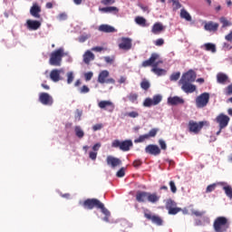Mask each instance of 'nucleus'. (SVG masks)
<instances>
[{"instance_id": "obj_44", "label": "nucleus", "mask_w": 232, "mask_h": 232, "mask_svg": "<svg viewBox=\"0 0 232 232\" xmlns=\"http://www.w3.org/2000/svg\"><path fill=\"white\" fill-rule=\"evenodd\" d=\"M124 175H126V169L122 167L121 169L117 171L116 177H118V179H122Z\"/></svg>"}, {"instance_id": "obj_18", "label": "nucleus", "mask_w": 232, "mask_h": 232, "mask_svg": "<svg viewBox=\"0 0 232 232\" xmlns=\"http://www.w3.org/2000/svg\"><path fill=\"white\" fill-rule=\"evenodd\" d=\"M119 48L120 50H125V51L131 50V39L122 37L121 43L119 44Z\"/></svg>"}, {"instance_id": "obj_51", "label": "nucleus", "mask_w": 232, "mask_h": 232, "mask_svg": "<svg viewBox=\"0 0 232 232\" xmlns=\"http://www.w3.org/2000/svg\"><path fill=\"white\" fill-rule=\"evenodd\" d=\"M126 116L130 117V119H137V117H139V112L137 111L127 112Z\"/></svg>"}, {"instance_id": "obj_27", "label": "nucleus", "mask_w": 232, "mask_h": 232, "mask_svg": "<svg viewBox=\"0 0 232 232\" xmlns=\"http://www.w3.org/2000/svg\"><path fill=\"white\" fill-rule=\"evenodd\" d=\"M147 200L151 204H157L160 200V196L157 195V193L147 192Z\"/></svg>"}, {"instance_id": "obj_7", "label": "nucleus", "mask_w": 232, "mask_h": 232, "mask_svg": "<svg viewBox=\"0 0 232 232\" xmlns=\"http://www.w3.org/2000/svg\"><path fill=\"white\" fill-rule=\"evenodd\" d=\"M109 77L110 72H108V70H103L99 73L97 81L100 84H115V79Z\"/></svg>"}, {"instance_id": "obj_29", "label": "nucleus", "mask_w": 232, "mask_h": 232, "mask_svg": "<svg viewBox=\"0 0 232 232\" xmlns=\"http://www.w3.org/2000/svg\"><path fill=\"white\" fill-rule=\"evenodd\" d=\"M204 28L207 32H217L218 30V24L210 21L205 24Z\"/></svg>"}, {"instance_id": "obj_42", "label": "nucleus", "mask_w": 232, "mask_h": 232, "mask_svg": "<svg viewBox=\"0 0 232 232\" xmlns=\"http://www.w3.org/2000/svg\"><path fill=\"white\" fill-rule=\"evenodd\" d=\"M128 99L130 102H135L139 99V94L130 92L128 95Z\"/></svg>"}, {"instance_id": "obj_8", "label": "nucleus", "mask_w": 232, "mask_h": 232, "mask_svg": "<svg viewBox=\"0 0 232 232\" xmlns=\"http://www.w3.org/2000/svg\"><path fill=\"white\" fill-rule=\"evenodd\" d=\"M209 103V92H203L196 98L197 108H206Z\"/></svg>"}, {"instance_id": "obj_52", "label": "nucleus", "mask_w": 232, "mask_h": 232, "mask_svg": "<svg viewBox=\"0 0 232 232\" xmlns=\"http://www.w3.org/2000/svg\"><path fill=\"white\" fill-rule=\"evenodd\" d=\"M225 95H232V83L225 89Z\"/></svg>"}, {"instance_id": "obj_49", "label": "nucleus", "mask_w": 232, "mask_h": 232, "mask_svg": "<svg viewBox=\"0 0 232 232\" xmlns=\"http://www.w3.org/2000/svg\"><path fill=\"white\" fill-rule=\"evenodd\" d=\"M159 132V129H151L149 133L147 134L148 135V138H151V137H157V133Z\"/></svg>"}, {"instance_id": "obj_36", "label": "nucleus", "mask_w": 232, "mask_h": 232, "mask_svg": "<svg viewBox=\"0 0 232 232\" xmlns=\"http://www.w3.org/2000/svg\"><path fill=\"white\" fill-rule=\"evenodd\" d=\"M100 10L101 12H104L105 14L111 13V12H119V8L115 6L102 7Z\"/></svg>"}, {"instance_id": "obj_34", "label": "nucleus", "mask_w": 232, "mask_h": 232, "mask_svg": "<svg viewBox=\"0 0 232 232\" xmlns=\"http://www.w3.org/2000/svg\"><path fill=\"white\" fill-rule=\"evenodd\" d=\"M219 23L222 24V28H227V26H231V22L228 21L226 16H222L219 18Z\"/></svg>"}, {"instance_id": "obj_4", "label": "nucleus", "mask_w": 232, "mask_h": 232, "mask_svg": "<svg viewBox=\"0 0 232 232\" xmlns=\"http://www.w3.org/2000/svg\"><path fill=\"white\" fill-rule=\"evenodd\" d=\"M64 57V49L59 48L51 53L49 63L51 66H61L63 58Z\"/></svg>"}, {"instance_id": "obj_43", "label": "nucleus", "mask_w": 232, "mask_h": 232, "mask_svg": "<svg viewBox=\"0 0 232 232\" xmlns=\"http://www.w3.org/2000/svg\"><path fill=\"white\" fill-rule=\"evenodd\" d=\"M150 82H148L147 80H143L141 82H140V88H142V90H145V91H148L150 90Z\"/></svg>"}, {"instance_id": "obj_50", "label": "nucleus", "mask_w": 232, "mask_h": 232, "mask_svg": "<svg viewBox=\"0 0 232 232\" xmlns=\"http://www.w3.org/2000/svg\"><path fill=\"white\" fill-rule=\"evenodd\" d=\"M217 188V184H211L207 187L206 193H211L212 191H215V188Z\"/></svg>"}, {"instance_id": "obj_46", "label": "nucleus", "mask_w": 232, "mask_h": 232, "mask_svg": "<svg viewBox=\"0 0 232 232\" xmlns=\"http://www.w3.org/2000/svg\"><path fill=\"white\" fill-rule=\"evenodd\" d=\"M103 59L107 64H113L115 62V56H105Z\"/></svg>"}, {"instance_id": "obj_41", "label": "nucleus", "mask_w": 232, "mask_h": 232, "mask_svg": "<svg viewBox=\"0 0 232 232\" xmlns=\"http://www.w3.org/2000/svg\"><path fill=\"white\" fill-rule=\"evenodd\" d=\"M143 106L145 108H151V106H153V100L151 98L145 99L143 102Z\"/></svg>"}, {"instance_id": "obj_16", "label": "nucleus", "mask_w": 232, "mask_h": 232, "mask_svg": "<svg viewBox=\"0 0 232 232\" xmlns=\"http://www.w3.org/2000/svg\"><path fill=\"white\" fill-rule=\"evenodd\" d=\"M30 14L34 19H41V5L37 3L33 4V6L30 8Z\"/></svg>"}, {"instance_id": "obj_47", "label": "nucleus", "mask_w": 232, "mask_h": 232, "mask_svg": "<svg viewBox=\"0 0 232 232\" xmlns=\"http://www.w3.org/2000/svg\"><path fill=\"white\" fill-rule=\"evenodd\" d=\"M179 79H180V72H174L169 77L170 81H179Z\"/></svg>"}, {"instance_id": "obj_30", "label": "nucleus", "mask_w": 232, "mask_h": 232, "mask_svg": "<svg viewBox=\"0 0 232 232\" xmlns=\"http://www.w3.org/2000/svg\"><path fill=\"white\" fill-rule=\"evenodd\" d=\"M151 32L155 35H159L160 32H164V25H162L160 23H155L152 26Z\"/></svg>"}, {"instance_id": "obj_11", "label": "nucleus", "mask_w": 232, "mask_h": 232, "mask_svg": "<svg viewBox=\"0 0 232 232\" xmlns=\"http://www.w3.org/2000/svg\"><path fill=\"white\" fill-rule=\"evenodd\" d=\"M39 102L44 106H52L53 104V98L48 92H41L39 94Z\"/></svg>"}, {"instance_id": "obj_62", "label": "nucleus", "mask_w": 232, "mask_h": 232, "mask_svg": "<svg viewBox=\"0 0 232 232\" xmlns=\"http://www.w3.org/2000/svg\"><path fill=\"white\" fill-rule=\"evenodd\" d=\"M102 5H105V6H107L108 5H113V3H115V0H102Z\"/></svg>"}, {"instance_id": "obj_61", "label": "nucleus", "mask_w": 232, "mask_h": 232, "mask_svg": "<svg viewBox=\"0 0 232 232\" xmlns=\"http://www.w3.org/2000/svg\"><path fill=\"white\" fill-rule=\"evenodd\" d=\"M81 117H82V111L76 110V115H75L76 121H81Z\"/></svg>"}, {"instance_id": "obj_38", "label": "nucleus", "mask_w": 232, "mask_h": 232, "mask_svg": "<svg viewBox=\"0 0 232 232\" xmlns=\"http://www.w3.org/2000/svg\"><path fill=\"white\" fill-rule=\"evenodd\" d=\"M150 138H148L147 134L140 135L139 138L134 140L135 144H139L140 142H144V140H148Z\"/></svg>"}, {"instance_id": "obj_15", "label": "nucleus", "mask_w": 232, "mask_h": 232, "mask_svg": "<svg viewBox=\"0 0 232 232\" xmlns=\"http://www.w3.org/2000/svg\"><path fill=\"white\" fill-rule=\"evenodd\" d=\"M157 59H159V54L157 53H153L148 60L142 62L141 66L143 68H148V66L153 67V64L157 63H155Z\"/></svg>"}, {"instance_id": "obj_24", "label": "nucleus", "mask_w": 232, "mask_h": 232, "mask_svg": "<svg viewBox=\"0 0 232 232\" xmlns=\"http://www.w3.org/2000/svg\"><path fill=\"white\" fill-rule=\"evenodd\" d=\"M136 200L137 202L142 203L148 200V192L147 191H137L136 193Z\"/></svg>"}, {"instance_id": "obj_64", "label": "nucleus", "mask_w": 232, "mask_h": 232, "mask_svg": "<svg viewBox=\"0 0 232 232\" xmlns=\"http://www.w3.org/2000/svg\"><path fill=\"white\" fill-rule=\"evenodd\" d=\"M100 148H101V143H96L93 145L92 150H94V152L97 153V151Z\"/></svg>"}, {"instance_id": "obj_28", "label": "nucleus", "mask_w": 232, "mask_h": 232, "mask_svg": "<svg viewBox=\"0 0 232 232\" xmlns=\"http://www.w3.org/2000/svg\"><path fill=\"white\" fill-rule=\"evenodd\" d=\"M152 73L160 77L161 75H166V70L159 68V63H156L152 65L151 69Z\"/></svg>"}, {"instance_id": "obj_14", "label": "nucleus", "mask_w": 232, "mask_h": 232, "mask_svg": "<svg viewBox=\"0 0 232 232\" xmlns=\"http://www.w3.org/2000/svg\"><path fill=\"white\" fill-rule=\"evenodd\" d=\"M106 162L108 166L112 168V169H115V168L121 166L122 164V160H121V159L113 156H107Z\"/></svg>"}, {"instance_id": "obj_54", "label": "nucleus", "mask_w": 232, "mask_h": 232, "mask_svg": "<svg viewBox=\"0 0 232 232\" xmlns=\"http://www.w3.org/2000/svg\"><path fill=\"white\" fill-rule=\"evenodd\" d=\"M58 19L59 21H66V19H68V14H66V13H61L58 15Z\"/></svg>"}, {"instance_id": "obj_20", "label": "nucleus", "mask_w": 232, "mask_h": 232, "mask_svg": "<svg viewBox=\"0 0 232 232\" xmlns=\"http://www.w3.org/2000/svg\"><path fill=\"white\" fill-rule=\"evenodd\" d=\"M168 104H169V106H179V104H184V99L179 96L169 97Z\"/></svg>"}, {"instance_id": "obj_60", "label": "nucleus", "mask_w": 232, "mask_h": 232, "mask_svg": "<svg viewBox=\"0 0 232 232\" xmlns=\"http://www.w3.org/2000/svg\"><path fill=\"white\" fill-rule=\"evenodd\" d=\"M93 131H99V130H102V123H98L92 126Z\"/></svg>"}, {"instance_id": "obj_10", "label": "nucleus", "mask_w": 232, "mask_h": 232, "mask_svg": "<svg viewBox=\"0 0 232 232\" xmlns=\"http://www.w3.org/2000/svg\"><path fill=\"white\" fill-rule=\"evenodd\" d=\"M229 116L220 113L216 118V122L219 125L220 130H224L229 124Z\"/></svg>"}, {"instance_id": "obj_23", "label": "nucleus", "mask_w": 232, "mask_h": 232, "mask_svg": "<svg viewBox=\"0 0 232 232\" xmlns=\"http://www.w3.org/2000/svg\"><path fill=\"white\" fill-rule=\"evenodd\" d=\"M217 82L218 84H227V82H229V76L224 72H218L217 74Z\"/></svg>"}, {"instance_id": "obj_45", "label": "nucleus", "mask_w": 232, "mask_h": 232, "mask_svg": "<svg viewBox=\"0 0 232 232\" xmlns=\"http://www.w3.org/2000/svg\"><path fill=\"white\" fill-rule=\"evenodd\" d=\"M73 72H67V84H72L73 82Z\"/></svg>"}, {"instance_id": "obj_9", "label": "nucleus", "mask_w": 232, "mask_h": 232, "mask_svg": "<svg viewBox=\"0 0 232 232\" xmlns=\"http://www.w3.org/2000/svg\"><path fill=\"white\" fill-rule=\"evenodd\" d=\"M197 79V73L193 70H189L188 72L182 74L181 79L179 80V83H191L195 82Z\"/></svg>"}, {"instance_id": "obj_63", "label": "nucleus", "mask_w": 232, "mask_h": 232, "mask_svg": "<svg viewBox=\"0 0 232 232\" xmlns=\"http://www.w3.org/2000/svg\"><path fill=\"white\" fill-rule=\"evenodd\" d=\"M226 41H228V43H232V31L225 36Z\"/></svg>"}, {"instance_id": "obj_2", "label": "nucleus", "mask_w": 232, "mask_h": 232, "mask_svg": "<svg viewBox=\"0 0 232 232\" xmlns=\"http://www.w3.org/2000/svg\"><path fill=\"white\" fill-rule=\"evenodd\" d=\"M231 226L229 218L219 216L214 219L213 229L215 232H227V228Z\"/></svg>"}, {"instance_id": "obj_33", "label": "nucleus", "mask_w": 232, "mask_h": 232, "mask_svg": "<svg viewBox=\"0 0 232 232\" xmlns=\"http://www.w3.org/2000/svg\"><path fill=\"white\" fill-rule=\"evenodd\" d=\"M180 18L185 19L186 21H191V14L186 9H181Z\"/></svg>"}, {"instance_id": "obj_56", "label": "nucleus", "mask_w": 232, "mask_h": 232, "mask_svg": "<svg viewBox=\"0 0 232 232\" xmlns=\"http://www.w3.org/2000/svg\"><path fill=\"white\" fill-rule=\"evenodd\" d=\"M154 44H155V46H163V44H164V39H162V38L157 39V40L154 42Z\"/></svg>"}, {"instance_id": "obj_1", "label": "nucleus", "mask_w": 232, "mask_h": 232, "mask_svg": "<svg viewBox=\"0 0 232 232\" xmlns=\"http://www.w3.org/2000/svg\"><path fill=\"white\" fill-rule=\"evenodd\" d=\"M82 206H83L84 209H93V208H96V209H101L102 213L105 215L103 218L104 222H110V217H111V213L108 208H104V205L101 200L97 198H87L82 203Z\"/></svg>"}, {"instance_id": "obj_37", "label": "nucleus", "mask_w": 232, "mask_h": 232, "mask_svg": "<svg viewBox=\"0 0 232 232\" xmlns=\"http://www.w3.org/2000/svg\"><path fill=\"white\" fill-rule=\"evenodd\" d=\"M162 101V96L160 94L154 95L152 98L153 106H157V104H160Z\"/></svg>"}, {"instance_id": "obj_13", "label": "nucleus", "mask_w": 232, "mask_h": 232, "mask_svg": "<svg viewBox=\"0 0 232 232\" xmlns=\"http://www.w3.org/2000/svg\"><path fill=\"white\" fill-rule=\"evenodd\" d=\"M145 153L157 157L160 155V148H159V145L150 144L145 148Z\"/></svg>"}, {"instance_id": "obj_39", "label": "nucleus", "mask_w": 232, "mask_h": 232, "mask_svg": "<svg viewBox=\"0 0 232 232\" xmlns=\"http://www.w3.org/2000/svg\"><path fill=\"white\" fill-rule=\"evenodd\" d=\"M169 3H172L173 10H179V8H181L182 5H180V2L179 0H169Z\"/></svg>"}, {"instance_id": "obj_58", "label": "nucleus", "mask_w": 232, "mask_h": 232, "mask_svg": "<svg viewBox=\"0 0 232 232\" xmlns=\"http://www.w3.org/2000/svg\"><path fill=\"white\" fill-rule=\"evenodd\" d=\"M89 159H91L92 160H97V152L91 151L89 153Z\"/></svg>"}, {"instance_id": "obj_17", "label": "nucleus", "mask_w": 232, "mask_h": 232, "mask_svg": "<svg viewBox=\"0 0 232 232\" xmlns=\"http://www.w3.org/2000/svg\"><path fill=\"white\" fill-rule=\"evenodd\" d=\"M26 28L27 30H39L41 28V22L40 21H37V20H27L26 21Z\"/></svg>"}, {"instance_id": "obj_5", "label": "nucleus", "mask_w": 232, "mask_h": 232, "mask_svg": "<svg viewBox=\"0 0 232 232\" xmlns=\"http://www.w3.org/2000/svg\"><path fill=\"white\" fill-rule=\"evenodd\" d=\"M112 148H119L121 151H130L133 148V141L131 140H125L121 141L119 140H114L111 143Z\"/></svg>"}, {"instance_id": "obj_53", "label": "nucleus", "mask_w": 232, "mask_h": 232, "mask_svg": "<svg viewBox=\"0 0 232 232\" xmlns=\"http://www.w3.org/2000/svg\"><path fill=\"white\" fill-rule=\"evenodd\" d=\"M159 144L161 150H168V145H166V141H164V140H160Z\"/></svg>"}, {"instance_id": "obj_40", "label": "nucleus", "mask_w": 232, "mask_h": 232, "mask_svg": "<svg viewBox=\"0 0 232 232\" xmlns=\"http://www.w3.org/2000/svg\"><path fill=\"white\" fill-rule=\"evenodd\" d=\"M223 189H224L225 194L227 195V197H228V198H232V188H231V186H225V187H223Z\"/></svg>"}, {"instance_id": "obj_32", "label": "nucleus", "mask_w": 232, "mask_h": 232, "mask_svg": "<svg viewBox=\"0 0 232 232\" xmlns=\"http://www.w3.org/2000/svg\"><path fill=\"white\" fill-rule=\"evenodd\" d=\"M136 24H139V26L146 27V18L142 16H136L135 18Z\"/></svg>"}, {"instance_id": "obj_35", "label": "nucleus", "mask_w": 232, "mask_h": 232, "mask_svg": "<svg viewBox=\"0 0 232 232\" xmlns=\"http://www.w3.org/2000/svg\"><path fill=\"white\" fill-rule=\"evenodd\" d=\"M74 131H75V135H76V137H78V139H82V137H84V130H82V129H81V126H75Z\"/></svg>"}, {"instance_id": "obj_59", "label": "nucleus", "mask_w": 232, "mask_h": 232, "mask_svg": "<svg viewBox=\"0 0 232 232\" xmlns=\"http://www.w3.org/2000/svg\"><path fill=\"white\" fill-rule=\"evenodd\" d=\"M133 166H134V168H140V166H142V160H135L133 161Z\"/></svg>"}, {"instance_id": "obj_19", "label": "nucleus", "mask_w": 232, "mask_h": 232, "mask_svg": "<svg viewBox=\"0 0 232 232\" xmlns=\"http://www.w3.org/2000/svg\"><path fill=\"white\" fill-rule=\"evenodd\" d=\"M181 84V90L185 92V93H193L194 92H197V86L193 85L191 83H179Z\"/></svg>"}, {"instance_id": "obj_26", "label": "nucleus", "mask_w": 232, "mask_h": 232, "mask_svg": "<svg viewBox=\"0 0 232 232\" xmlns=\"http://www.w3.org/2000/svg\"><path fill=\"white\" fill-rule=\"evenodd\" d=\"M100 32H104V34H113L114 32H117L115 27L109 25V24H102L99 26Z\"/></svg>"}, {"instance_id": "obj_22", "label": "nucleus", "mask_w": 232, "mask_h": 232, "mask_svg": "<svg viewBox=\"0 0 232 232\" xmlns=\"http://www.w3.org/2000/svg\"><path fill=\"white\" fill-rule=\"evenodd\" d=\"M166 208L169 211V215H177V213H180V208H173V200H169L167 202Z\"/></svg>"}, {"instance_id": "obj_3", "label": "nucleus", "mask_w": 232, "mask_h": 232, "mask_svg": "<svg viewBox=\"0 0 232 232\" xmlns=\"http://www.w3.org/2000/svg\"><path fill=\"white\" fill-rule=\"evenodd\" d=\"M204 126H209V121H202L197 122L193 120H190L188 123V130L189 133H194V135H198L202 130V128H204Z\"/></svg>"}, {"instance_id": "obj_6", "label": "nucleus", "mask_w": 232, "mask_h": 232, "mask_svg": "<svg viewBox=\"0 0 232 232\" xmlns=\"http://www.w3.org/2000/svg\"><path fill=\"white\" fill-rule=\"evenodd\" d=\"M143 215L147 220H150L152 224H156V226H162L164 223V220H162V218L157 215H153L151 211L148 208L143 209Z\"/></svg>"}, {"instance_id": "obj_25", "label": "nucleus", "mask_w": 232, "mask_h": 232, "mask_svg": "<svg viewBox=\"0 0 232 232\" xmlns=\"http://www.w3.org/2000/svg\"><path fill=\"white\" fill-rule=\"evenodd\" d=\"M92 61H95V54H93V53L91 51H86L83 54V63L85 64H90Z\"/></svg>"}, {"instance_id": "obj_21", "label": "nucleus", "mask_w": 232, "mask_h": 232, "mask_svg": "<svg viewBox=\"0 0 232 232\" xmlns=\"http://www.w3.org/2000/svg\"><path fill=\"white\" fill-rule=\"evenodd\" d=\"M63 70L53 69L50 72V79L53 82H59L61 81V72Z\"/></svg>"}, {"instance_id": "obj_48", "label": "nucleus", "mask_w": 232, "mask_h": 232, "mask_svg": "<svg viewBox=\"0 0 232 232\" xmlns=\"http://www.w3.org/2000/svg\"><path fill=\"white\" fill-rule=\"evenodd\" d=\"M171 193H177V185H175V181L170 180L169 183Z\"/></svg>"}, {"instance_id": "obj_55", "label": "nucleus", "mask_w": 232, "mask_h": 232, "mask_svg": "<svg viewBox=\"0 0 232 232\" xmlns=\"http://www.w3.org/2000/svg\"><path fill=\"white\" fill-rule=\"evenodd\" d=\"M90 92V88L87 85H83L80 89V93H89Z\"/></svg>"}, {"instance_id": "obj_57", "label": "nucleus", "mask_w": 232, "mask_h": 232, "mask_svg": "<svg viewBox=\"0 0 232 232\" xmlns=\"http://www.w3.org/2000/svg\"><path fill=\"white\" fill-rule=\"evenodd\" d=\"M92 77H93V72H89L84 74L85 81H92Z\"/></svg>"}, {"instance_id": "obj_31", "label": "nucleus", "mask_w": 232, "mask_h": 232, "mask_svg": "<svg viewBox=\"0 0 232 232\" xmlns=\"http://www.w3.org/2000/svg\"><path fill=\"white\" fill-rule=\"evenodd\" d=\"M202 50H205L206 52H211L212 53H215L217 52V45L211 43H207L201 46Z\"/></svg>"}, {"instance_id": "obj_12", "label": "nucleus", "mask_w": 232, "mask_h": 232, "mask_svg": "<svg viewBox=\"0 0 232 232\" xmlns=\"http://www.w3.org/2000/svg\"><path fill=\"white\" fill-rule=\"evenodd\" d=\"M98 106L101 110H105V111H109V113L115 111V104L111 101H101Z\"/></svg>"}]
</instances>
